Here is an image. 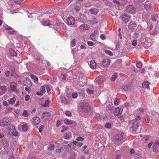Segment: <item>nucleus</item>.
<instances>
[{
    "label": "nucleus",
    "mask_w": 159,
    "mask_h": 159,
    "mask_svg": "<svg viewBox=\"0 0 159 159\" xmlns=\"http://www.w3.org/2000/svg\"><path fill=\"white\" fill-rule=\"evenodd\" d=\"M141 117L139 116H137V117H136V118L134 120H136L138 121H141L140 119H141Z\"/></svg>",
    "instance_id": "680f3d73"
},
{
    "label": "nucleus",
    "mask_w": 159,
    "mask_h": 159,
    "mask_svg": "<svg viewBox=\"0 0 159 159\" xmlns=\"http://www.w3.org/2000/svg\"><path fill=\"white\" fill-rule=\"evenodd\" d=\"M158 16L157 14H156L152 16V20L153 21L156 22L157 21V19L158 18Z\"/></svg>",
    "instance_id": "7c9ffc66"
},
{
    "label": "nucleus",
    "mask_w": 159,
    "mask_h": 159,
    "mask_svg": "<svg viewBox=\"0 0 159 159\" xmlns=\"http://www.w3.org/2000/svg\"><path fill=\"white\" fill-rule=\"evenodd\" d=\"M30 96L28 95H27L25 96V100L26 101H28L30 99Z\"/></svg>",
    "instance_id": "69168bd1"
},
{
    "label": "nucleus",
    "mask_w": 159,
    "mask_h": 159,
    "mask_svg": "<svg viewBox=\"0 0 159 159\" xmlns=\"http://www.w3.org/2000/svg\"><path fill=\"white\" fill-rule=\"evenodd\" d=\"M105 52L106 54H108L110 56H112L113 55V53L112 52L107 50H105Z\"/></svg>",
    "instance_id": "f704fd0d"
},
{
    "label": "nucleus",
    "mask_w": 159,
    "mask_h": 159,
    "mask_svg": "<svg viewBox=\"0 0 159 159\" xmlns=\"http://www.w3.org/2000/svg\"><path fill=\"white\" fill-rule=\"evenodd\" d=\"M110 61L107 59H104L103 60L102 64L104 66H108L110 64Z\"/></svg>",
    "instance_id": "9d476101"
},
{
    "label": "nucleus",
    "mask_w": 159,
    "mask_h": 159,
    "mask_svg": "<svg viewBox=\"0 0 159 159\" xmlns=\"http://www.w3.org/2000/svg\"><path fill=\"white\" fill-rule=\"evenodd\" d=\"M10 88L11 90L14 92H16L17 93H20L19 90L17 89L16 86L14 85H11L10 86Z\"/></svg>",
    "instance_id": "6e6552de"
},
{
    "label": "nucleus",
    "mask_w": 159,
    "mask_h": 159,
    "mask_svg": "<svg viewBox=\"0 0 159 159\" xmlns=\"http://www.w3.org/2000/svg\"><path fill=\"white\" fill-rule=\"evenodd\" d=\"M122 88L125 91L128 90L130 89V88L129 86L125 85H123Z\"/></svg>",
    "instance_id": "2f4dec72"
},
{
    "label": "nucleus",
    "mask_w": 159,
    "mask_h": 159,
    "mask_svg": "<svg viewBox=\"0 0 159 159\" xmlns=\"http://www.w3.org/2000/svg\"><path fill=\"white\" fill-rule=\"evenodd\" d=\"M100 38L102 40H104L106 39V36L104 34H102L100 36Z\"/></svg>",
    "instance_id": "4d7b16f0"
},
{
    "label": "nucleus",
    "mask_w": 159,
    "mask_h": 159,
    "mask_svg": "<svg viewBox=\"0 0 159 159\" xmlns=\"http://www.w3.org/2000/svg\"><path fill=\"white\" fill-rule=\"evenodd\" d=\"M84 139V138H83L81 137H78L77 138L76 140L79 141H82Z\"/></svg>",
    "instance_id": "3c124183"
},
{
    "label": "nucleus",
    "mask_w": 159,
    "mask_h": 159,
    "mask_svg": "<svg viewBox=\"0 0 159 159\" xmlns=\"http://www.w3.org/2000/svg\"><path fill=\"white\" fill-rule=\"evenodd\" d=\"M64 123L68 125L71 124L73 123L72 120L66 119L64 120Z\"/></svg>",
    "instance_id": "412c9836"
},
{
    "label": "nucleus",
    "mask_w": 159,
    "mask_h": 159,
    "mask_svg": "<svg viewBox=\"0 0 159 159\" xmlns=\"http://www.w3.org/2000/svg\"><path fill=\"white\" fill-rule=\"evenodd\" d=\"M11 123L10 120L8 118H3L0 120V126L2 127L9 125Z\"/></svg>",
    "instance_id": "7ed1b4c3"
},
{
    "label": "nucleus",
    "mask_w": 159,
    "mask_h": 159,
    "mask_svg": "<svg viewBox=\"0 0 159 159\" xmlns=\"http://www.w3.org/2000/svg\"><path fill=\"white\" fill-rule=\"evenodd\" d=\"M62 127L63 128V129L61 130V131L62 132H64L65 130L67 129V128L64 126H62Z\"/></svg>",
    "instance_id": "774afa93"
},
{
    "label": "nucleus",
    "mask_w": 159,
    "mask_h": 159,
    "mask_svg": "<svg viewBox=\"0 0 159 159\" xmlns=\"http://www.w3.org/2000/svg\"><path fill=\"white\" fill-rule=\"evenodd\" d=\"M44 128V126L43 125H41L40 126L39 128V131L40 132H41L43 130Z\"/></svg>",
    "instance_id": "e2e57ef3"
},
{
    "label": "nucleus",
    "mask_w": 159,
    "mask_h": 159,
    "mask_svg": "<svg viewBox=\"0 0 159 159\" xmlns=\"http://www.w3.org/2000/svg\"><path fill=\"white\" fill-rule=\"evenodd\" d=\"M67 22L69 25H72L75 23V20L72 17H68L67 19Z\"/></svg>",
    "instance_id": "0eeeda50"
},
{
    "label": "nucleus",
    "mask_w": 159,
    "mask_h": 159,
    "mask_svg": "<svg viewBox=\"0 0 159 159\" xmlns=\"http://www.w3.org/2000/svg\"><path fill=\"white\" fill-rule=\"evenodd\" d=\"M40 92L43 93H44L45 92V87L44 86H42L40 88Z\"/></svg>",
    "instance_id": "ea45409f"
},
{
    "label": "nucleus",
    "mask_w": 159,
    "mask_h": 159,
    "mask_svg": "<svg viewBox=\"0 0 159 159\" xmlns=\"http://www.w3.org/2000/svg\"><path fill=\"white\" fill-rule=\"evenodd\" d=\"M87 92L89 94H93V93L94 91L93 90L87 89H86Z\"/></svg>",
    "instance_id": "4c0bfd02"
},
{
    "label": "nucleus",
    "mask_w": 159,
    "mask_h": 159,
    "mask_svg": "<svg viewBox=\"0 0 159 159\" xmlns=\"http://www.w3.org/2000/svg\"><path fill=\"white\" fill-rule=\"evenodd\" d=\"M0 89L2 90V92H3V93L7 91V88L6 86H0Z\"/></svg>",
    "instance_id": "473e14b6"
},
{
    "label": "nucleus",
    "mask_w": 159,
    "mask_h": 159,
    "mask_svg": "<svg viewBox=\"0 0 159 159\" xmlns=\"http://www.w3.org/2000/svg\"><path fill=\"white\" fill-rule=\"evenodd\" d=\"M55 148V145L54 144H51L48 148V150L50 151H52Z\"/></svg>",
    "instance_id": "c85d7f7f"
},
{
    "label": "nucleus",
    "mask_w": 159,
    "mask_h": 159,
    "mask_svg": "<svg viewBox=\"0 0 159 159\" xmlns=\"http://www.w3.org/2000/svg\"><path fill=\"white\" fill-rule=\"evenodd\" d=\"M72 97L73 98H76L77 97V94L75 93H73L72 95Z\"/></svg>",
    "instance_id": "6e6d98bb"
},
{
    "label": "nucleus",
    "mask_w": 159,
    "mask_h": 159,
    "mask_svg": "<svg viewBox=\"0 0 159 159\" xmlns=\"http://www.w3.org/2000/svg\"><path fill=\"white\" fill-rule=\"evenodd\" d=\"M113 2L117 5H120V2L117 0H113Z\"/></svg>",
    "instance_id": "0e129e2a"
},
{
    "label": "nucleus",
    "mask_w": 159,
    "mask_h": 159,
    "mask_svg": "<svg viewBox=\"0 0 159 159\" xmlns=\"http://www.w3.org/2000/svg\"><path fill=\"white\" fill-rule=\"evenodd\" d=\"M149 84L150 83L148 81L144 82L142 84V87L144 88H148L149 87Z\"/></svg>",
    "instance_id": "aec40b11"
},
{
    "label": "nucleus",
    "mask_w": 159,
    "mask_h": 159,
    "mask_svg": "<svg viewBox=\"0 0 159 159\" xmlns=\"http://www.w3.org/2000/svg\"><path fill=\"white\" fill-rule=\"evenodd\" d=\"M80 107L81 110L84 112H88L91 110L90 105L87 102H82L81 103Z\"/></svg>",
    "instance_id": "f03ea898"
},
{
    "label": "nucleus",
    "mask_w": 159,
    "mask_h": 159,
    "mask_svg": "<svg viewBox=\"0 0 159 159\" xmlns=\"http://www.w3.org/2000/svg\"><path fill=\"white\" fill-rule=\"evenodd\" d=\"M123 138L122 135L121 134H118L115 136V139L116 141H119L121 140Z\"/></svg>",
    "instance_id": "f8f14e48"
},
{
    "label": "nucleus",
    "mask_w": 159,
    "mask_h": 159,
    "mask_svg": "<svg viewBox=\"0 0 159 159\" xmlns=\"http://www.w3.org/2000/svg\"><path fill=\"white\" fill-rule=\"evenodd\" d=\"M80 29L81 30H88L89 27L86 24H83L80 25Z\"/></svg>",
    "instance_id": "f3484780"
},
{
    "label": "nucleus",
    "mask_w": 159,
    "mask_h": 159,
    "mask_svg": "<svg viewBox=\"0 0 159 159\" xmlns=\"http://www.w3.org/2000/svg\"><path fill=\"white\" fill-rule=\"evenodd\" d=\"M11 31H10L8 32V33L10 34H15L16 33V32L14 30H11Z\"/></svg>",
    "instance_id": "5fc2aeb1"
},
{
    "label": "nucleus",
    "mask_w": 159,
    "mask_h": 159,
    "mask_svg": "<svg viewBox=\"0 0 159 159\" xmlns=\"http://www.w3.org/2000/svg\"><path fill=\"white\" fill-rule=\"evenodd\" d=\"M2 142L3 145L4 146V147L7 148L9 146V144L7 140H3Z\"/></svg>",
    "instance_id": "393cba45"
},
{
    "label": "nucleus",
    "mask_w": 159,
    "mask_h": 159,
    "mask_svg": "<svg viewBox=\"0 0 159 159\" xmlns=\"http://www.w3.org/2000/svg\"><path fill=\"white\" fill-rule=\"evenodd\" d=\"M99 79V78L98 79H97V78H96L94 80V82L96 84H98L99 82H101L100 80Z\"/></svg>",
    "instance_id": "052dcab7"
},
{
    "label": "nucleus",
    "mask_w": 159,
    "mask_h": 159,
    "mask_svg": "<svg viewBox=\"0 0 159 159\" xmlns=\"http://www.w3.org/2000/svg\"><path fill=\"white\" fill-rule=\"evenodd\" d=\"M87 43L88 45L90 46H93L94 44V43L93 42L90 41H89Z\"/></svg>",
    "instance_id": "bf43d9fd"
},
{
    "label": "nucleus",
    "mask_w": 159,
    "mask_h": 159,
    "mask_svg": "<svg viewBox=\"0 0 159 159\" xmlns=\"http://www.w3.org/2000/svg\"><path fill=\"white\" fill-rule=\"evenodd\" d=\"M22 128L23 130L24 131H26L28 129L27 124L25 123L22 125Z\"/></svg>",
    "instance_id": "b1692460"
},
{
    "label": "nucleus",
    "mask_w": 159,
    "mask_h": 159,
    "mask_svg": "<svg viewBox=\"0 0 159 159\" xmlns=\"http://www.w3.org/2000/svg\"><path fill=\"white\" fill-rule=\"evenodd\" d=\"M105 127L107 128H110L111 127V124L110 123H107L105 125Z\"/></svg>",
    "instance_id": "49530a36"
},
{
    "label": "nucleus",
    "mask_w": 159,
    "mask_h": 159,
    "mask_svg": "<svg viewBox=\"0 0 159 159\" xmlns=\"http://www.w3.org/2000/svg\"><path fill=\"white\" fill-rule=\"evenodd\" d=\"M117 77V74L115 73L111 78V80L112 81H114Z\"/></svg>",
    "instance_id": "a878e982"
},
{
    "label": "nucleus",
    "mask_w": 159,
    "mask_h": 159,
    "mask_svg": "<svg viewBox=\"0 0 159 159\" xmlns=\"http://www.w3.org/2000/svg\"><path fill=\"white\" fill-rule=\"evenodd\" d=\"M99 78V79L100 80L101 82H103L105 80V78L102 75H100L98 77H97V79H98Z\"/></svg>",
    "instance_id": "c756f323"
},
{
    "label": "nucleus",
    "mask_w": 159,
    "mask_h": 159,
    "mask_svg": "<svg viewBox=\"0 0 159 159\" xmlns=\"http://www.w3.org/2000/svg\"><path fill=\"white\" fill-rule=\"evenodd\" d=\"M137 41L136 40H134L132 43V45L133 46H135L137 45Z\"/></svg>",
    "instance_id": "603ef678"
},
{
    "label": "nucleus",
    "mask_w": 159,
    "mask_h": 159,
    "mask_svg": "<svg viewBox=\"0 0 159 159\" xmlns=\"http://www.w3.org/2000/svg\"><path fill=\"white\" fill-rule=\"evenodd\" d=\"M16 100V99L15 98H12L8 102L11 104H13L15 103Z\"/></svg>",
    "instance_id": "bb28decb"
},
{
    "label": "nucleus",
    "mask_w": 159,
    "mask_h": 159,
    "mask_svg": "<svg viewBox=\"0 0 159 159\" xmlns=\"http://www.w3.org/2000/svg\"><path fill=\"white\" fill-rule=\"evenodd\" d=\"M145 119L147 123H149L150 122V117L148 115H146L145 116Z\"/></svg>",
    "instance_id": "e433bc0d"
},
{
    "label": "nucleus",
    "mask_w": 159,
    "mask_h": 159,
    "mask_svg": "<svg viewBox=\"0 0 159 159\" xmlns=\"http://www.w3.org/2000/svg\"><path fill=\"white\" fill-rule=\"evenodd\" d=\"M122 112L120 109L119 107L116 108L113 111V114L115 116H117Z\"/></svg>",
    "instance_id": "ddd939ff"
},
{
    "label": "nucleus",
    "mask_w": 159,
    "mask_h": 159,
    "mask_svg": "<svg viewBox=\"0 0 159 159\" xmlns=\"http://www.w3.org/2000/svg\"><path fill=\"white\" fill-rule=\"evenodd\" d=\"M142 62L140 61H138L136 64L137 67L139 68H140L142 67Z\"/></svg>",
    "instance_id": "cd10ccee"
},
{
    "label": "nucleus",
    "mask_w": 159,
    "mask_h": 159,
    "mask_svg": "<svg viewBox=\"0 0 159 159\" xmlns=\"http://www.w3.org/2000/svg\"><path fill=\"white\" fill-rule=\"evenodd\" d=\"M74 142V143L75 142V143H75V144L77 146H78L80 147L83 144V143H81V142H78L76 141Z\"/></svg>",
    "instance_id": "8fccbe9b"
},
{
    "label": "nucleus",
    "mask_w": 159,
    "mask_h": 159,
    "mask_svg": "<svg viewBox=\"0 0 159 159\" xmlns=\"http://www.w3.org/2000/svg\"><path fill=\"white\" fill-rule=\"evenodd\" d=\"M42 24L43 25L45 26H47L51 25V22L48 20L43 21L42 22Z\"/></svg>",
    "instance_id": "5701e85b"
},
{
    "label": "nucleus",
    "mask_w": 159,
    "mask_h": 159,
    "mask_svg": "<svg viewBox=\"0 0 159 159\" xmlns=\"http://www.w3.org/2000/svg\"><path fill=\"white\" fill-rule=\"evenodd\" d=\"M31 77L35 81H38V79L35 75H31Z\"/></svg>",
    "instance_id": "37998d69"
},
{
    "label": "nucleus",
    "mask_w": 159,
    "mask_h": 159,
    "mask_svg": "<svg viewBox=\"0 0 159 159\" xmlns=\"http://www.w3.org/2000/svg\"><path fill=\"white\" fill-rule=\"evenodd\" d=\"M65 114L67 116L70 117L71 116V112L70 111H66Z\"/></svg>",
    "instance_id": "79ce46f5"
},
{
    "label": "nucleus",
    "mask_w": 159,
    "mask_h": 159,
    "mask_svg": "<svg viewBox=\"0 0 159 159\" xmlns=\"http://www.w3.org/2000/svg\"><path fill=\"white\" fill-rule=\"evenodd\" d=\"M64 138L66 139H70V136L69 134H66L64 136Z\"/></svg>",
    "instance_id": "de8ad7c7"
},
{
    "label": "nucleus",
    "mask_w": 159,
    "mask_h": 159,
    "mask_svg": "<svg viewBox=\"0 0 159 159\" xmlns=\"http://www.w3.org/2000/svg\"><path fill=\"white\" fill-rule=\"evenodd\" d=\"M50 113L48 112H45L43 113L42 116L41 118L43 119L46 117H50L51 116Z\"/></svg>",
    "instance_id": "2eb2a0df"
},
{
    "label": "nucleus",
    "mask_w": 159,
    "mask_h": 159,
    "mask_svg": "<svg viewBox=\"0 0 159 159\" xmlns=\"http://www.w3.org/2000/svg\"><path fill=\"white\" fill-rule=\"evenodd\" d=\"M136 27V25L133 22H131L128 25L129 28L132 29L135 28Z\"/></svg>",
    "instance_id": "dca6fc26"
},
{
    "label": "nucleus",
    "mask_w": 159,
    "mask_h": 159,
    "mask_svg": "<svg viewBox=\"0 0 159 159\" xmlns=\"http://www.w3.org/2000/svg\"><path fill=\"white\" fill-rule=\"evenodd\" d=\"M121 20L125 23L128 22L130 19V16L126 14H123L120 16Z\"/></svg>",
    "instance_id": "39448f33"
},
{
    "label": "nucleus",
    "mask_w": 159,
    "mask_h": 159,
    "mask_svg": "<svg viewBox=\"0 0 159 159\" xmlns=\"http://www.w3.org/2000/svg\"><path fill=\"white\" fill-rule=\"evenodd\" d=\"M76 40L75 39H74L70 43V45L72 47H74L76 43Z\"/></svg>",
    "instance_id": "72a5a7b5"
},
{
    "label": "nucleus",
    "mask_w": 159,
    "mask_h": 159,
    "mask_svg": "<svg viewBox=\"0 0 159 159\" xmlns=\"http://www.w3.org/2000/svg\"><path fill=\"white\" fill-rule=\"evenodd\" d=\"M143 125V123L142 121H138L136 120H134L132 124V129L136 132H139V131H137L138 128L140 126V129H142Z\"/></svg>",
    "instance_id": "f257e3e1"
},
{
    "label": "nucleus",
    "mask_w": 159,
    "mask_h": 159,
    "mask_svg": "<svg viewBox=\"0 0 159 159\" xmlns=\"http://www.w3.org/2000/svg\"><path fill=\"white\" fill-rule=\"evenodd\" d=\"M89 65L90 67L93 69H95L96 68L97 65L96 62L93 60H91L90 62Z\"/></svg>",
    "instance_id": "1a4fd4ad"
},
{
    "label": "nucleus",
    "mask_w": 159,
    "mask_h": 159,
    "mask_svg": "<svg viewBox=\"0 0 159 159\" xmlns=\"http://www.w3.org/2000/svg\"><path fill=\"white\" fill-rule=\"evenodd\" d=\"M62 124V121L60 120H58L56 123V126L57 127H58Z\"/></svg>",
    "instance_id": "a19ab883"
},
{
    "label": "nucleus",
    "mask_w": 159,
    "mask_h": 159,
    "mask_svg": "<svg viewBox=\"0 0 159 159\" xmlns=\"http://www.w3.org/2000/svg\"><path fill=\"white\" fill-rule=\"evenodd\" d=\"M120 102V101L119 99L116 98L115 99L114 101V104L116 106H117L119 105Z\"/></svg>",
    "instance_id": "c9c22d12"
},
{
    "label": "nucleus",
    "mask_w": 159,
    "mask_h": 159,
    "mask_svg": "<svg viewBox=\"0 0 159 159\" xmlns=\"http://www.w3.org/2000/svg\"><path fill=\"white\" fill-rule=\"evenodd\" d=\"M153 143L152 141H151L148 144V148H150L151 147V146L152 144Z\"/></svg>",
    "instance_id": "338daca9"
},
{
    "label": "nucleus",
    "mask_w": 159,
    "mask_h": 159,
    "mask_svg": "<svg viewBox=\"0 0 159 159\" xmlns=\"http://www.w3.org/2000/svg\"><path fill=\"white\" fill-rule=\"evenodd\" d=\"M22 116L24 117H27L28 116V114L27 113V111L25 110H24L23 112V114H22Z\"/></svg>",
    "instance_id": "c03bdc74"
},
{
    "label": "nucleus",
    "mask_w": 159,
    "mask_h": 159,
    "mask_svg": "<svg viewBox=\"0 0 159 159\" xmlns=\"http://www.w3.org/2000/svg\"><path fill=\"white\" fill-rule=\"evenodd\" d=\"M91 39L93 41H96L97 40L98 36L93 34H92L90 36Z\"/></svg>",
    "instance_id": "4be33fe9"
},
{
    "label": "nucleus",
    "mask_w": 159,
    "mask_h": 159,
    "mask_svg": "<svg viewBox=\"0 0 159 159\" xmlns=\"http://www.w3.org/2000/svg\"><path fill=\"white\" fill-rule=\"evenodd\" d=\"M153 148L154 152H159V141H157L154 143L153 145Z\"/></svg>",
    "instance_id": "423d86ee"
},
{
    "label": "nucleus",
    "mask_w": 159,
    "mask_h": 159,
    "mask_svg": "<svg viewBox=\"0 0 159 159\" xmlns=\"http://www.w3.org/2000/svg\"><path fill=\"white\" fill-rule=\"evenodd\" d=\"M63 150V147H61L59 149H56V151L57 152L61 153V152H62Z\"/></svg>",
    "instance_id": "a18cd8bd"
},
{
    "label": "nucleus",
    "mask_w": 159,
    "mask_h": 159,
    "mask_svg": "<svg viewBox=\"0 0 159 159\" xmlns=\"http://www.w3.org/2000/svg\"><path fill=\"white\" fill-rule=\"evenodd\" d=\"M33 124L34 125L38 124L40 122V119L38 117H34L33 119Z\"/></svg>",
    "instance_id": "9b49d317"
},
{
    "label": "nucleus",
    "mask_w": 159,
    "mask_h": 159,
    "mask_svg": "<svg viewBox=\"0 0 159 159\" xmlns=\"http://www.w3.org/2000/svg\"><path fill=\"white\" fill-rule=\"evenodd\" d=\"M75 9L77 11H79L80 9V7L79 5L76 6L75 7Z\"/></svg>",
    "instance_id": "864d4df0"
},
{
    "label": "nucleus",
    "mask_w": 159,
    "mask_h": 159,
    "mask_svg": "<svg viewBox=\"0 0 159 159\" xmlns=\"http://www.w3.org/2000/svg\"><path fill=\"white\" fill-rule=\"evenodd\" d=\"M10 54L12 56H16L17 53L12 48H10L9 49Z\"/></svg>",
    "instance_id": "6ab92c4d"
},
{
    "label": "nucleus",
    "mask_w": 159,
    "mask_h": 159,
    "mask_svg": "<svg viewBox=\"0 0 159 159\" xmlns=\"http://www.w3.org/2000/svg\"><path fill=\"white\" fill-rule=\"evenodd\" d=\"M67 148L69 149H72L75 148L76 147L73 143H71L67 145Z\"/></svg>",
    "instance_id": "a211bd4d"
},
{
    "label": "nucleus",
    "mask_w": 159,
    "mask_h": 159,
    "mask_svg": "<svg viewBox=\"0 0 159 159\" xmlns=\"http://www.w3.org/2000/svg\"><path fill=\"white\" fill-rule=\"evenodd\" d=\"M49 103V101L48 100H46L44 103H43V105L44 107H46L47 106Z\"/></svg>",
    "instance_id": "13d9d810"
},
{
    "label": "nucleus",
    "mask_w": 159,
    "mask_h": 159,
    "mask_svg": "<svg viewBox=\"0 0 159 159\" xmlns=\"http://www.w3.org/2000/svg\"><path fill=\"white\" fill-rule=\"evenodd\" d=\"M136 7L133 5H128L126 8V11L129 13L133 14L136 11Z\"/></svg>",
    "instance_id": "20e7f679"
},
{
    "label": "nucleus",
    "mask_w": 159,
    "mask_h": 159,
    "mask_svg": "<svg viewBox=\"0 0 159 159\" xmlns=\"http://www.w3.org/2000/svg\"><path fill=\"white\" fill-rule=\"evenodd\" d=\"M5 29L6 30L8 31L12 30L13 29L12 28L9 27L7 26V25L5 26Z\"/></svg>",
    "instance_id": "09e8293b"
},
{
    "label": "nucleus",
    "mask_w": 159,
    "mask_h": 159,
    "mask_svg": "<svg viewBox=\"0 0 159 159\" xmlns=\"http://www.w3.org/2000/svg\"><path fill=\"white\" fill-rule=\"evenodd\" d=\"M89 11L92 14L96 15L98 12L99 10L96 8H92L90 9Z\"/></svg>",
    "instance_id": "4468645a"
},
{
    "label": "nucleus",
    "mask_w": 159,
    "mask_h": 159,
    "mask_svg": "<svg viewBox=\"0 0 159 159\" xmlns=\"http://www.w3.org/2000/svg\"><path fill=\"white\" fill-rule=\"evenodd\" d=\"M151 7V5L150 3H146L144 5V7L145 8L148 10L150 9Z\"/></svg>",
    "instance_id": "58836bf2"
}]
</instances>
